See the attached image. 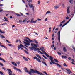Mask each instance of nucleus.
I'll use <instances>...</instances> for the list:
<instances>
[{
	"label": "nucleus",
	"mask_w": 75,
	"mask_h": 75,
	"mask_svg": "<svg viewBox=\"0 0 75 75\" xmlns=\"http://www.w3.org/2000/svg\"><path fill=\"white\" fill-rule=\"evenodd\" d=\"M25 21H27V18H26L24 20Z\"/></svg>",
	"instance_id": "63"
},
{
	"label": "nucleus",
	"mask_w": 75,
	"mask_h": 75,
	"mask_svg": "<svg viewBox=\"0 0 75 75\" xmlns=\"http://www.w3.org/2000/svg\"><path fill=\"white\" fill-rule=\"evenodd\" d=\"M66 69V71H67V74H69L70 75L71 74L70 73H72V72L71 71V70H70V69Z\"/></svg>",
	"instance_id": "5"
},
{
	"label": "nucleus",
	"mask_w": 75,
	"mask_h": 75,
	"mask_svg": "<svg viewBox=\"0 0 75 75\" xmlns=\"http://www.w3.org/2000/svg\"><path fill=\"white\" fill-rule=\"evenodd\" d=\"M62 5L63 6V8H64V7H65V6H64V4H62Z\"/></svg>",
	"instance_id": "56"
},
{
	"label": "nucleus",
	"mask_w": 75,
	"mask_h": 75,
	"mask_svg": "<svg viewBox=\"0 0 75 75\" xmlns=\"http://www.w3.org/2000/svg\"><path fill=\"white\" fill-rule=\"evenodd\" d=\"M43 73H44V74H45V75H47L48 74L47 73V72H46L45 71H44L43 72Z\"/></svg>",
	"instance_id": "41"
},
{
	"label": "nucleus",
	"mask_w": 75,
	"mask_h": 75,
	"mask_svg": "<svg viewBox=\"0 0 75 75\" xmlns=\"http://www.w3.org/2000/svg\"><path fill=\"white\" fill-rule=\"evenodd\" d=\"M52 64H54V65H57L58 67H62V66H61V65H60L59 64H58V63H56L55 62H52Z\"/></svg>",
	"instance_id": "8"
},
{
	"label": "nucleus",
	"mask_w": 75,
	"mask_h": 75,
	"mask_svg": "<svg viewBox=\"0 0 75 75\" xmlns=\"http://www.w3.org/2000/svg\"><path fill=\"white\" fill-rule=\"evenodd\" d=\"M52 37H54V33H53L52 35Z\"/></svg>",
	"instance_id": "64"
},
{
	"label": "nucleus",
	"mask_w": 75,
	"mask_h": 75,
	"mask_svg": "<svg viewBox=\"0 0 75 75\" xmlns=\"http://www.w3.org/2000/svg\"><path fill=\"white\" fill-rule=\"evenodd\" d=\"M32 73L33 74H40V75H43V74L39 72V71H38V70H35V71L34 70V69H32L30 71V72L29 73V74L30 75H33L32 74H31Z\"/></svg>",
	"instance_id": "1"
},
{
	"label": "nucleus",
	"mask_w": 75,
	"mask_h": 75,
	"mask_svg": "<svg viewBox=\"0 0 75 75\" xmlns=\"http://www.w3.org/2000/svg\"><path fill=\"white\" fill-rule=\"evenodd\" d=\"M28 4L30 8H32V10L33 11H34V6L33 4H30L29 3H28Z\"/></svg>",
	"instance_id": "4"
},
{
	"label": "nucleus",
	"mask_w": 75,
	"mask_h": 75,
	"mask_svg": "<svg viewBox=\"0 0 75 75\" xmlns=\"http://www.w3.org/2000/svg\"><path fill=\"white\" fill-rule=\"evenodd\" d=\"M5 24H6V25H7V23H4L2 24V25H5Z\"/></svg>",
	"instance_id": "48"
},
{
	"label": "nucleus",
	"mask_w": 75,
	"mask_h": 75,
	"mask_svg": "<svg viewBox=\"0 0 75 75\" xmlns=\"http://www.w3.org/2000/svg\"><path fill=\"white\" fill-rule=\"evenodd\" d=\"M18 50H20V48H21V47H20V46H19V45H18Z\"/></svg>",
	"instance_id": "46"
},
{
	"label": "nucleus",
	"mask_w": 75,
	"mask_h": 75,
	"mask_svg": "<svg viewBox=\"0 0 75 75\" xmlns=\"http://www.w3.org/2000/svg\"><path fill=\"white\" fill-rule=\"evenodd\" d=\"M0 37H1L2 38H5V37L1 34H0Z\"/></svg>",
	"instance_id": "22"
},
{
	"label": "nucleus",
	"mask_w": 75,
	"mask_h": 75,
	"mask_svg": "<svg viewBox=\"0 0 75 75\" xmlns=\"http://www.w3.org/2000/svg\"><path fill=\"white\" fill-rule=\"evenodd\" d=\"M23 59L25 60L26 61H28V60L27 59V58H25V57H23Z\"/></svg>",
	"instance_id": "24"
},
{
	"label": "nucleus",
	"mask_w": 75,
	"mask_h": 75,
	"mask_svg": "<svg viewBox=\"0 0 75 75\" xmlns=\"http://www.w3.org/2000/svg\"><path fill=\"white\" fill-rule=\"evenodd\" d=\"M60 33H61V31H59L57 33L58 35V39L59 42H60Z\"/></svg>",
	"instance_id": "7"
},
{
	"label": "nucleus",
	"mask_w": 75,
	"mask_h": 75,
	"mask_svg": "<svg viewBox=\"0 0 75 75\" xmlns=\"http://www.w3.org/2000/svg\"><path fill=\"white\" fill-rule=\"evenodd\" d=\"M8 46H9V47H12L13 46V45L11 44H8Z\"/></svg>",
	"instance_id": "47"
},
{
	"label": "nucleus",
	"mask_w": 75,
	"mask_h": 75,
	"mask_svg": "<svg viewBox=\"0 0 75 75\" xmlns=\"http://www.w3.org/2000/svg\"><path fill=\"white\" fill-rule=\"evenodd\" d=\"M69 1L71 4L73 3V0H69Z\"/></svg>",
	"instance_id": "31"
},
{
	"label": "nucleus",
	"mask_w": 75,
	"mask_h": 75,
	"mask_svg": "<svg viewBox=\"0 0 75 75\" xmlns=\"http://www.w3.org/2000/svg\"><path fill=\"white\" fill-rule=\"evenodd\" d=\"M45 55H46L47 57H49V58H50V61H51V62L50 61L49 63L51 65H52V62H54V60H53V57L51 56H50L49 55L47 54V53Z\"/></svg>",
	"instance_id": "2"
},
{
	"label": "nucleus",
	"mask_w": 75,
	"mask_h": 75,
	"mask_svg": "<svg viewBox=\"0 0 75 75\" xmlns=\"http://www.w3.org/2000/svg\"><path fill=\"white\" fill-rule=\"evenodd\" d=\"M33 59H35L36 60H37L38 62H41V60H40V59L38 58H37V57L36 56H35V57L33 58Z\"/></svg>",
	"instance_id": "9"
},
{
	"label": "nucleus",
	"mask_w": 75,
	"mask_h": 75,
	"mask_svg": "<svg viewBox=\"0 0 75 75\" xmlns=\"http://www.w3.org/2000/svg\"><path fill=\"white\" fill-rule=\"evenodd\" d=\"M19 21L20 23H22V21L21 20H19Z\"/></svg>",
	"instance_id": "55"
},
{
	"label": "nucleus",
	"mask_w": 75,
	"mask_h": 75,
	"mask_svg": "<svg viewBox=\"0 0 75 75\" xmlns=\"http://www.w3.org/2000/svg\"><path fill=\"white\" fill-rule=\"evenodd\" d=\"M67 14H69L70 13V10L69 7H67Z\"/></svg>",
	"instance_id": "13"
},
{
	"label": "nucleus",
	"mask_w": 75,
	"mask_h": 75,
	"mask_svg": "<svg viewBox=\"0 0 75 75\" xmlns=\"http://www.w3.org/2000/svg\"><path fill=\"white\" fill-rule=\"evenodd\" d=\"M42 56L43 57L45 58V59H47L48 58H47L46 57H45V56H44V55H42Z\"/></svg>",
	"instance_id": "39"
},
{
	"label": "nucleus",
	"mask_w": 75,
	"mask_h": 75,
	"mask_svg": "<svg viewBox=\"0 0 75 75\" xmlns=\"http://www.w3.org/2000/svg\"><path fill=\"white\" fill-rule=\"evenodd\" d=\"M51 12H50V11H48L46 13V14H51Z\"/></svg>",
	"instance_id": "23"
},
{
	"label": "nucleus",
	"mask_w": 75,
	"mask_h": 75,
	"mask_svg": "<svg viewBox=\"0 0 75 75\" xmlns=\"http://www.w3.org/2000/svg\"><path fill=\"white\" fill-rule=\"evenodd\" d=\"M33 20H34V19H31V23H34V21H33Z\"/></svg>",
	"instance_id": "42"
},
{
	"label": "nucleus",
	"mask_w": 75,
	"mask_h": 75,
	"mask_svg": "<svg viewBox=\"0 0 75 75\" xmlns=\"http://www.w3.org/2000/svg\"><path fill=\"white\" fill-rule=\"evenodd\" d=\"M0 65H1L2 67H3L4 65L2 63L0 62Z\"/></svg>",
	"instance_id": "44"
},
{
	"label": "nucleus",
	"mask_w": 75,
	"mask_h": 75,
	"mask_svg": "<svg viewBox=\"0 0 75 75\" xmlns=\"http://www.w3.org/2000/svg\"><path fill=\"white\" fill-rule=\"evenodd\" d=\"M34 40L35 43H36V44L38 43V41H37V40H36V39H34Z\"/></svg>",
	"instance_id": "32"
},
{
	"label": "nucleus",
	"mask_w": 75,
	"mask_h": 75,
	"mask_svg": "<svg viewBox=\"0 0 75 75\" xmlns=\"http://www.w3.org/2000/svg\"><path fill=\"white\" fill-rule=\"evenodd\" d=\"M25 44V45H30V43H27L25 42L24 41L23 42Z\"/></svg>",
	"instance_id": "14"
},
{
	"label": "nucleus",
	"mask_w": 75,
	"mask_h": 75,
	"mask_svg": "<svg viewBox=\"0 0 75 75\" xmlns=\"http://www.w3.org/2000/svg\"><path fill=\"white\" fill-rule=\"evenodd\" d=\"M61 69L63 70V71H65V69H64V68H61Z\"/></svg>",
	"instance_id": "60"
},
{
	"label": "nucleus",
	"mask_w": 75,
	"mask_h": 75,
	"mask_svg": "<svg viewBox=\"0 0 75 75\" xmlns=\"http://www.w3.org/2000/svg\"><path fill=\"white\" fill-rule=\"evenodd\" d=\"M54 8L55 9H57V8H59V6L57 5L56 6H55Z\"/></svg>",
	"instance_id": "28"
},
{
	"label": "nucleus",
	"mask_w": 75,
	"mask_h": 75,
	"mask_svg": "<svg viewBox=\"0 0 75 75\" xmlns=\"http://www.w3.org/2000/svg\"><path fill=\"white\" fill-rule=\"evenodd\" d=\"M13 68H14V69H15L16 71H19V72H22V71H21V70H20V69H18L17 68L15 67L14 66H13Z\"/></svg>",
	"instance_id": "11"
},
{
	"label": "nucleus",
	"mask_w": 75,
	"mask_h": 75,
	"mask_svg": "<svg viewBox=\"0 0 75 75\" xmlns=\"http://www.w3.org/2000/svg\"><path fill=\"white\" fill-rule=\"evenodd\" d=\"M4 21H8V22H9V21H8V20H7V19H6Z\"/></svg>",
	"instance_id": "53"
},
{
	"label": "nucleus",
	"mask_w": 75,
	"mask_h": 75,
	"mask_svg": "<svg viewBox=\"0 0 75 75\" xmlns=\"http://www.w3.org/2000/svg\"><path fill=\"white\" fill-rule=\"evenodd\" d=\"M17 64H18V65H20V62H17Z\"/></svg>",
	"instance_id": "57"
},
{
	"label": "nucleus",
	"mask_w": 75,
	"mask_h": 75,
	"mask_svg": "<svg viewBox=\"0 0 75 75\" xmlns=\"http://www.w3.org/2000/svg\"><path fill=\"white\" fill-rule=\"evenodd\" d=\"M24 41H26V42H28V43H30V42L27 40L26 39H24Z\"/></svg>",
	"instance_id": "20"
},
{
	"label": "nucleus",
	"mask_w": 75,
	"mask_h": 75,
	"mask_svg": "<svg viewBox=\"0 0 75 75\" xmlns=\"http://www.w3.org/2000/svg\"><path fill=\"white\" fill-rule=\"evenodd\" d=\"M16 15L17 16H18V17H19V16H21V15L18 13H16Z\"/></svg>",
	"instance_id": "43"
},
{
	"label": "nucleus",
	"mask_w": 75,
	"mask_h": 75,
	"mask_svg": "<svg viewBox=\"0 0 75 75\" xmlns=\"http://www.w3.org/2000/svg\"><path fill=\"white\" fill-rule=\"evenodd\" d=\"M7 71H9V72H11V73H13V71H11V69H7Z\"/></svg>",
	"instance_id": "25"
},
{
	"label": "nucleus",
	"mask_w": 75,
	"mask_h": 75,
	"mask_svg": "<svg viewBox=\"0 0 75 75\" xmlns=\"http://www.w3.org/2000/svg\"><path fill=\"white\" fill-rule=\"evenodd\" d=\"M31 47H34V46L35 47H36V48L37 47V45L35 44H34L33 43H32L31 44Z\"/></svg>",
	"instance_id": "12"
},
{
	"label": "nucleus",
	"mask_w": 75,
	"mask_h": 75,
	"mask_svg": "<svg viewBox=\"0 0 75 75\" xmlns=\"http://www.w3.org/2000/svg\"><path fill=\"white\" fill-rule=\"evenodd\" d=\"M19 46H20L21 47H23V48H24V46H23V45L21 44H20V45H19Z\"/></svg>",
	"instance_id": "29"
},
{
	"label": "nucleus",
	"mask_w": 75,
	"mask_h": 75,
	"mask_svg": "<svg viewBox=\"0 0 75 75\" xmlns=\"http://www.w3.org/2000/svg\"><path fill=\"white\" fill-rule=\"evenodd\" d=\"M63 50L64 52H67V49L65 47L63 48Z\"/></svg>",
	"instance_id": "19"
},
{
	"label": "nucleus",
	"mask_w": 75,
	"mask_h": 75,
	"mask_svg": "<svg viewBox=\"0 0 75 75\" xmlns=\"http://www.w3.org/2000/svg\"><path fill=\"white\" fill-rule=\"evenodd\" d=\"M66 19H67V20H68V19H69V17H68V16H67L66 17Z\"/></svg>",
	"instance_id": "58"
},
{
	"label": "nucleus",
	"mask_w": 75,
	"mask_h": 75,
	"mask_svg": "<svg viewBox=\"0 0 75 75\" xmlns=\"http://www.w3.org/2000/svg\"><path fill=\"white\" fill-rule=\"evenodd\" d=\"M63 66L64 67H68V65L66 64V63H64L63 64Z\"/></svg>",
	"instance_id": "35"
},
{
	"label": "nucleus",
	"mask_w": 75,
	"mask_h": 75,
	"mask_svg": "<svg viewBox=\"0 0 75 75\" xmlns=\"http://www.w3.org/2000/svg\"><path fill=\"white\" fill-rule=\"evenodd\" d=\"M40 1H38V4H40Z\"/></svg>",
	"instance_id": "54"
},
{
	"label": "nucleus",
	"mask_w": 75,
	"mask_h": 75,
	"mask_svg": "<svg viewBox=\"0 0 75 75\" xmlns=\"http://www.w3.org/2000/svg\"><path fill=\"white\" fill-rule=\"evenodd\" d=\"M72 17H73V16L71 17V18H70L67 22L66 23H65L64 25H63L62 26V28L63 27H64V26H65V25H67V24H68V23H69V22L70 21H71V19H72Z\"/></svg>",
	"instance_id": "10"
},
{
	"label": "nucleus",
	"mask_w": 75,
	"mask_h": 75,
	"mask_svg": "<svg viewBox=\"0 0 75 75\" xmlns=\"http://www.w3.org/2000/svg\"><path fill=\"white\" fill-rule=\"evenodd\" d=\"M24 51L25 52V53L27 54H29V53H28V52H27V51H26L25 50H24Z\"/></svg>",
	"instance_id": "33"
},
{
	"label": "nucleus",
	"mask_w": 75,
	"mask_h": 75,
	"mask_svg": "<svg viewBox=\"0 0 75 75\" xmlns=\"http://www.w3.org/2000/svg\"><path fill=\"white\" fill-rule=\"evenodd\" d=\"M65 20H64L63 21H62V22H60V24H62V23H65Z\"/></svg>",
	"instance_id": "38"
},
{
	"label": "nucleus",
	"mask_w": 75,
	"mask_h": 75,
	"mask_svg": "<svg viewBox=\"0 0 75 75\" xmlns=\"http://www.w3.org/2000/svg\"><path fill=\"white\" fill-rule=\"evenodd\" d=\"M2 69H4V70H5V71H6V68L4 67H2Z\"/></svg>",
	"instance_id": "61"
},
{
	"label": "nucleus",
	"mask_w": 75,
	"mask_h": 75,
	"mask_svg": "<svg viewBox=\"0 0 75 75\" xmlns=\"http://www.w3.org/2000/svg\"><path fill=\"white\" fill-rule=\"evenodd\" d=\"M57 53L59 54V55H61V53L59 52H57Z\"/></svg>",
	"instance_id": "52"
},
{
	"label": "nucleus",
	"mask_w": 75,
	"mask_h": 75,
	"mask_svg": "<svg viewBox=\"0 0 75 75\" xmlns=\"http://www.w3.org/2000/svg\"><path fill=\"white\" fill-rule=\"evenodd\" d=\"M0 33H3V34H4V33H5V31H1V29H0Z\"/></svg>",
	"instance_id": "34"
},
{
	"label": "nucleus",
	"mask_w": 75,
	"mask_h": 75,
	"mask_svg": "<svg viewBox=\"0 0 75 75\" xmlns=\"http://www.w3.org/2000/svg\"><path fill=\"white\" fill-rule=\"evenodd\" d=\"M6 41H7V42H8V43H9V44H10V43H11V42H9V41H8V40H6Z\"/></svg>",
	"instance_id": "50"
},
{
	"label": "nucleus",
	"mask_w": 75,
	"mask_h": 75,
	"mask_svg": "<svg viewBox=\"0 0 75 75\" xmlns=\"http://www.w3.org/2000/svg\"><path fill=\"white\" fill-rule=\"evenodd\" d=\"M54 60L56 62H59V61H58V60H57V59H54Z\"/></svg>",
	"instance_id": "36"
},
{
	"label": "nucleus",
	"mask_w": 75,
	"mask_h": 75,
	"mask_svg": "<svg viewBox=\"0 0 75 75\" xmlns=\"http://www.w3.org/2000/svg\"><path fill=\"white\" fill-rule=\"evenodd\" d=\"M37 20H35L34 22H33V23H35L37 22Z\"/></svg>",
	"instance_id": "51"
},
{
	"label": "nucleus",
	"mask_w": 75,
	"mask_h": 75,
	"mask_svg": "<svg viewBox=\"0 0 75 75\" xmlns=\"http://www.w3.org/2000/svg\"><path fill=\"white\" fill-rule=\"evenodd\" d=\"M38 52H40V54H43V53H42V52H41V51H40V50H39Z\"/></svg>",
	"instance_id": "49"
},
{
	"label": "nucleus",
	"mask_w": 75,
	"mask_h": 75,
	"mask_svg": "<svg viewBox=\"0 0 75 75\" xmlns=\"http://www.w3.org/2000/svg\"><path fill=\"white\" fill-rule=\"evenodd\" d=\"M0 46L1 47H3L4 48H6V50L7 49V47H6V46L3 45H1Z\"/></svg>",
	"instance_id": "21"
},
{
	"label": "nucleus",
	"mask_w": 75,
	"mask_h": 75,
	"mask_svg": "<svg viewBox=\"0 0 75 75\" xmlns=\"http://www.w3.org/2000/svg\"><path fill=\"white\" fill-rule=\"evenodd\" d=\"M42 63H43V64H44V65H46V66H48V65H47V64H46V63H45V62L42 61Z\"/></svg>",
	"instance_id": "26"
},
{
	"label": "nucleus",
	"mask_w": 75,
	"mask_h": 75,
	"mask_svg": "<svg viewBox=\"0 0 75 75\" xmlns=\"http://www.w3.org/2000/svg\"><path fill=\"white\" fill-rule=\"evenodd\" d=\"M25 38H26V39H28V40H29V42H33V41L31 40L28 37H25Z\"/></svg>",
	"instance_id": "15"
},
{
	"label": "nucleus",
	"mask_w": 75,
	"mask_h": 75,
	"mask_svg": "<svg viewBox=\"0 0 75 75\" xmlns=\"http://www.w3.org/2000/svg\"><path fill=\"white\" fill-rule=\"evenodd\" d=\"M36 56H37V57H38V58H39L40 59H42L41 57V56H40V55H38V54H36Z\"/></svg>",
	"instance_id": "18"
},
{
	"label": "nucleus",
	"mask_w": 75,
	"mask_h": 75,
	"mask_svg": "<svg viewBox=\"0 0 75 75\" xmlns=\"http://www.w3.org/2000/svg\"><path fill=\"white\" fill-rule=\"evenodd\" d=\"M32 69H30V71H29L28 70H25V72H27V73H28L30 75H31L29 73L30 72V71Z\"/></svg>",
	"instance_id": "17"
},
{
	"label": "nucleus",
	"mask_w": 75,
	"mask_h": 75,
	"mask_svg": "<svg viewBox=\"0 0 75 75\" xmlns=\"http://www.w3.org/2000/svg\"><path fill=\"white\" fill-rule=\"evenodd\" d=\"M68 59H69V60H71V58L69 57L68 58Z\"/></svg>",
	"instance_id": "59"
},
{
	"label": "nucleus",
	"mask_w": 75,
	"mask_h": 75,
	"mask_svg": "<svg viewBox=\"0 0 75 75\" xmlns=\"http://www.w3.org/2000/svg\"><path fill=\"white\" fill-rule=\"evenodd\" d=\"M28 2V3H30V2H32L33 1L32 0H26Z\"/></svg>",
	"instance_id": "30"
},
{
	"label": "nucleus",
	"mask_w": 75,
	"mask_h": 75,
	"mask_svg": "<svg viewBox=\"0 0 75 75\" xmlns=\"http://www.w3.org/2000/svg\"><path fill=\"white\" fill-rule=\"evenodd\" d=\"M0 60H1V61H3L4 62H7L5 61V60L4 59H2V58L0 57Z\"/></svg>",
	"instance_id": "27"
},
{
	"label": "nucleus",
	"mask_w": 75,
	"mask_h": 75,
	"mask_svg": "<svg viewBox=\"0 0 75 75\" xmlns=\"http://www.w3.org/2000/svg\"><path fill=\"white\" fill-rule=\"evenodd\" d=\"M3 6V4H0V6L2 7V6Z\"/></svg>",
	"instance_id": "62"
},
{
	"label": "nucleus",
	"mask_w": 75,
	"mask_h": 75,
	"mask_svg": "<svg viewBox=\"0 0 75 75\" xmlns=\"http://www.w3.org/2000/svg\"><path fill=\"white\" fill-rule=\"evenodd\" d=\"M20 41V40L19 39H18V40L16 41L15 42L16 43H17V42H18V41Z\"/></svg>",
	"instance_id": "37"
},
{
	"label": "nucleus",
	"mask_w": 75,
	"mask_h": 75,
	"mask_svg": "<svg viewBox=\"0 0 75 75\" xmlns=\"http://www.w3.org/2000/svg\"><path fill=\"white\" fill-rule=\"evenodd\" d=\"M40 50H41V51H42V52H43L44 54H45V55H46V54H47V53H46V52H45V49H44V47H40ZM44 50V51L43 50Z\"/></svg>",
	"instance_id": "6"
},
{
	"label": "nucleus",
	"mask_w": 75,
	"mask_h": 75,
	"mask_svg": "<svg viewBox=\"0 0 75 75\" xmlns=\"http://www.w3.org/2000/svg\"><path fill=\"white\" fill-rule=\"evenodd\" d=\"M8 74L9 75H12V73L10 72H8Z\"/></svg>",
	"instance_id": "40"
},
{
	"label": "nucleus",
	"mask_w": 75,
	"mask_h": 75,
	"mask_svg": "<svg viewBox=\"0 0 75 75\" xmlns=\"http://www.w3.org/2000/svg\"><path fill=\"white\" fill-rule=\"evenodd\" d=\"M29 48L30 50H33V49L34 50V51H36L37 50L38 51H40V49L39 48H35L34 47H30Z\"/></svg>",
	"instance_id": "3"
},
{
	"label": "nucleus",
	"mask_w": 75,
	"mask_h": 75,
	"mask_svg": "<svg viewBox=\"0 0 75 75\" xmlns=\"http://www.w3.org/2000/svg\"><path fill=\"white\" fill-rule=\"evenodd\" d=\"M0 74L1 75H4V74L2 72H1V71H0Z\"/></svg>",
	"instance_id": "45"
},
{
	"label": "nucleus",
	"mask_w": 75,
	"mask_h": 75,
	"mask_svg": "<svg viewBox=\"0 0 75 75\" xmlns=\"http://www.w3.org/2000/svg\"><path fill=\"white\" fill-rule=\"evenodd\" d=\"M11 63L12 64H13L14 65H15V66H16H16H17V64L16 63L14 62H11Z\"/></svg>",
	"instance_id": "16"
}]
</instances>
